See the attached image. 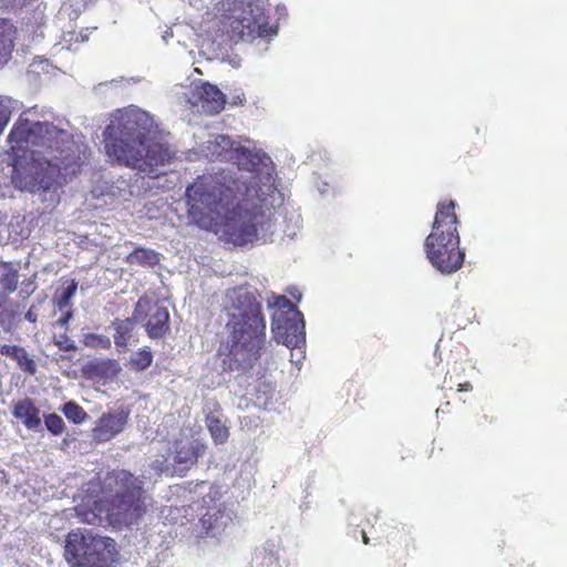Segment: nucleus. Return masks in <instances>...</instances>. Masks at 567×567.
<instances>
[{
	"label": "nucleus",
	"mask_w": 567,
	"mask_h": 567,
	"mask_svg": "<svg viewBox=\"0 0 567 567\" xmlns=\"http://www.w3.org/2000/svg\"><path fill=\"white\" fill-rule=\"evenodd\" d=\"M143 485V480L124 470L107 473L102 491L107 502V516L113 523L136 524L152 506L153 499Z\"/></svg>",
	"instance_id": "5"
},
{
	"label": "nucleus",
	"mask_w": 567,
	"mask_h": 567,
	"mask_svg": "<svg viewBox=\"0 0 567 567\" xmlns=\"http://www.w3.org/2000/svg\"><path fill=\"white\" fill-rule=\"evenodd\" d=\"M230 162H234L239 169L246 171V175L236 172L237 176L247 181V186L251 188L252 200L258 204L259 208L264 210L271 208L277 213L278 223L282 217L280 206L284 196L275 186L270 157L248 141L246 145L236 144Z\"/></svg>",
	"instance_id": "6"
},
{
	"label": "nucleus",
	"mask_w": 567,
	"mask_h": 567,
	"mask_svg": "<svg viewBox=\"0 0 567 567\" xmlns=\"http://www.w3.org/2000/svg\"><path fill=\"white\" fill-rule=\"evenodd\" d=\"M16 27L6 19H0V66L8 63L14 48Z\"/></svg>",
	"instance_id": "18"
},
{
	"label": "nucleus",
	"mask_w": 567,
	"mask_h": 567,
	"mask_svg": "<svg viewBox=\"0 0 567 567\" xmlns=\"http://www.w3.org/2000/svg\"><path fill=\"white\" fill-rule=\"evenodd\" d=\"M7 292H0V326L10 329L13 319L19 315L18 303L12 302Z\"/></svg>",
	"instance_id": "20"
},
{
	"label": "nucleus",
	"mask_w": 567,
	"mask_h": 567,
	"mask_svg": "<svg viewBox=\"0 0 567 567\" xmlns=\"http://www.w3.org/2000/svg\"><path fill=\"white\" fill-rule=\"evenodd\" d=\"M8 142L13 154L12 184L31 194L54 189L61 166L69 165L74 153L71 134L33 118L31 110L20 114Z\"/></svg>",
	"instance_id": "2"
},
{
	"label": "nucleus",
	"mask_w": 567,
	"mask_h": 567,
	"mask_svg": "<svg viewBox=\"0 0 567 567\" xmlns=\"http://www.w3.org/2000/svg\"><path fill=\"white\" fill-rule=\"evenodd\" d=\"M137 320L133 318L125 320H117L113 323L114 326V342L118 348H126L132 338V331L134 328V323Z\"/></svg>",
	"instance_id": "21"
},
{
	"label": "nucleus",
	"mask_w": 567,
	"mask_h": 567,
	"mask_svg": "<svg viewBox=\"0 0 567 567\" xmlns=\"http://www.w3.org/2000/svg\"><path fill=\"white\" fill-rule=\"evenodd\" d=\"M457 223L455 203L440 202L432 230L424 240L426 258L435 269L445 275L457 271L465 257L460 249Z\"/></svg>",
	"instance_id": "7"
},
{
	"label": "nucleus",
	"mask_w": 567,
	"mask_h": 567,
	"mask_svg": "<svg viewBox=\"0 0 567 567\" xmlns=\"http://www.w3.org/2000/svg\"><path fill=\"white\" fill-rule=\"evenodd\" d=\"M12 414L30 431H38L41 426L40 410L29 398L16 402Z\"/></svg>",
	"instance_id": "17"
},
{
	"label": "nucleus",
	"mask_w": 567,
	"mask_h": 567,
	"mask_svg": "<svg viewBox=\"0 0 567 567\" xmlns=\"http://www.w3.org/2000/svg\"><path fill=\"white\" fill-rule=\"evenodd\" d=\"M472 386L470 383L460 384V391H468Z\"/></svg>",
	"instance_id": "38"
},
{
	"label": "nucleus",
	"mask_w": 567,
	"mask_h": 567,
	"mask_svg": "<svg viewBox=\"0 0 567 567\" xmlns=\"http://www.w3.org/2000/svg\"><path fill=\"white\" fill-rule=\"evenodd\" d=\"M72 318V312L71 311H68L62 318H60L56 322L60 326H66L69 323V321L71 320Z\"/></svg>",
	"instance_id": "36"
},
{
	"label": "nucleus",
	"mask_w": 567,
	"mask_h": 567,
	"mask_svg": "<svg viewBox=\"0 0 567 567\" xmlns=\"http://www.w3.org/2000/svg\"><path fill=\"white\" fill-rule=\"evenodd\" d=\"M19 103L9 96L0 95V134L9 123L11 115L17 111Z\"/></svg>",
	"instance_id": "26"
},
{
	"label": "nucleus",
	"mask_w": 567,
	"mask_h": 567,
	"mask_svg": "<svg viewBox=\"0 0 567 567\" xmlns=\"http://www.w3.org/2000/svg\"><path fill=\"white\" fill-rule=\"evenodd\" d=\"M203 449L204 445L197 440L177 442L175 451L171 455L176 473L182 475L187 468L194 465Z\"/></svg>",
	"instance_id": "14"
},
{
	"label": "nucleus",
	"mask_w": 567,
	"mask_h": 567,
	"mask_svg": "<svg viewBox=\"0 0 567 567\" xmlns=\"http://www.w3.org/2000/svg\"><path fill=\"white\" fill-rule=\"evenodd\" d=\"M83 343L94 349H109L111 340L106 336L87 333L83 336Z\"/></svg>",
	"instance_id": "29"
},
{
	"label": "nucleus",
	"mask_w": 567,
	"mask_h": 567,
	"mask_svg": "<svg viewBox=\"0 0 567 567\" xmlns=\"http://www.w3.org/2000/svg\"><path fill=\"white\" fill-rule=\"evenodd\" d=\"M267 0H240L235 3L228 17L231 38L252 41L256 38L271 39L277 29L268 25L265 13Z\"/></svg>",
	"instance_id": "9"
},
{
	"label": "nucleus",
	"mask_w": 567,
	"mask_h": 567,
	"mask_svg": "<svg viewBox=\"0 0 567 567\" xmlns=\"http://www.w3.org/2000/svg\"><path fill=\"white\" fill-rule=\"evenodd\" d=\"M186 104L195 106L208 115L218 114L225 106V94L209 82L198 81L192 84L190 93H184Z\"/></svg>",
	"instance_id": "11"
},
{
	"label": "nucleus",
	"mask_w": 567,
	"mask_h": 567,
	"mask_svg": "<svg viewBox=\"0 0 567 567\" xmlns=\"http://www.w3.org/2000/svg\"><path fill=\"white\" fill-rule=\"evenodd\" d=\"M185 200L188 215L197 226L214 230L236 246L266 240L278 230L277 213L259 208L247 181L239 178L235 171L197 176L186 187Z\"/></svg>",
	"instance_id": "1"
},
{
	"label": "nucleus",
	"mask_w": 567,
	"mask_h": 567,
	"mask_svg": "<svg viewBox=\"0 0 567 567\" xmlns=\"http://www.w3.org/2000/svg\"><path fill=\"white\" fill-rule=\"evenodd\" d=\"M159 261L158 254L155 250L146 249V248H136L126 257V262L131 265H141V266H154Z\"/></svg>",
	"instance_id": "22"
},
{
	"label": "nucleus",
	"mask_w": 567,
	"mask_h": 567,
	"mask_svg": "<svg viewBox=\"0 0 567 567\" xmlns=\"http://www.w3.org/2000/svg\"><path fill=\"white\" fill-rule=\"evenodd\" d=\"M44 424L47 430L53 435H60L64 431V421L55 413L44 416Z\"/></svg>",
	"instance_id": "30"
},
{
	"label": "nucleus",
	"mask_w": 567,
	"mask_h": 567,
	"mask_svg": "<svg viewBox=\"0 0 567 567\" xmlns=\"http://www.w3.org/2000/svg\"><path fill=\"white\" fill-rule=\"evenodd\" d=\"M104 142L112 162L147 175L159 174L175 156L155 117L135 105L112 114Z\"/></svg>",
	"instance_id": "3"
},
{
	"label": "nucleus",
	"mask_w": 567,
	"mask_h": 567,
	"mask_svg": "<svg viewBox=\"0 0 567 567\" xmlns=\"http://www.w3.org/2000/svg\"><path fill=\"white\" fill-rule=\"evenodd\" d=\"M76 515L81 518L82 522L92 525L96 524L100 520L97 514H95L93 511H86L84 507H78Z\"/></svg>",
	"instance_id": "34"
},
{
	"label": "nucleus",
	"mask_w": 567,
	"mask_h": 567,
	"mask_svg": "<svg viewBox=\"0 0 567 567\" xmlns=\"http://www.w3.org/2000/svg\"><path fill=\"white\" fill-rule=\"evenodd\" d=\"M61 411L74 424H81L89 417L87 413L73 401L66 402Z\"/></svg>",
	"instance_id": "27"
},
{
	"label": "nucleus",
	"mask_w": 567,
	"mask_h": 567,
	"mask_svg": "<svg viewBox=\"0 0 567 567\" xmlns=\"http://www.w3.org/2000/svg\"><path fill=\"white\" fill-rule=\"evenodd\" d=\"M237 142L227 135L210 136L203 145V153L212 159L229 161Z\"/></svg>",
	"instance_id": "15"
},
{
	"label": "nucleus",
	"mask_w": 567,
	"mask_h": 567,
	"mask_svg": "<svg viewBox=\"0 0 567 567\" xmlns=\"http://www.w3.org/2000/svg\"><path fill=\"white\" fill-rule=\"evenodd\" d=\"M274 309L271 331L274 338L288 348H299L306 342L305 322L300 311L284 296L268 301Z\"/></svg>",
	"instance_id": "10"
},
{
	"label": "nucleus",
	"mask_w": 567,
	"mask_h": 567,
	"mask_svg": "<svg viewBox=\"0 0 567 567\" xmlns=\"http://www.w3.org/2000/svg\"><path fill=\"white\" fill-rule=\"evenodd\" d=\"M153 360V355L151 351L146 349H141L132 358V363L138 369L144 370L151 365Z\"/></svg>",
	"instance_id": "33"
},
{
	"label": "nucleus",
	"mask_w": 567,
	"mask_h": 567,
	"mask_svg": "<svg viewBox=\"0 0 567 567\" xmlns=\"http://www.w3.org/2000/svg\"><path fill=\"white\" fill-rule=\"evenodd\" d=\"M45 14L44 10L40 8V6L33 11L32 19L29 18L25 22L27 30H31L33 33H37L40 28L44 24Z\"/></svg>",
	"instance_id": "32"
},
{
	"label": "nucleus",
	"mask_w": 567,
	"mask_h": 567,
	"mask_svg": "<svg viewBox=\"0 0 567 567\" xmlns=\"http://www.w3.org/2000/svg\"><path fill=\"white\" fill-rule=\"evenodd\" d=\"M290 219L295 220V224H296V227H297L298 226V221H299V216L292 213L291 216H290Z\"/></svg>",
	"instance_id": "39"
},
{
	"label": "nucleus",
	"mask_w": 567,
	"mask_h": 567,
	"mask_svg": "<svg viewBox=\"0 0 567 567\" xmlns=\"http://www.w3.org/2000/svg\"><path fill=\"white\" fill-rule=\"evenodd\" d=\"M0 282L3 286V292H14L19 282L18 271L9 264H0Z\"/></svg>",
	"instance_id": "23"
},
{
	"label": "nucleus",
	"mask_w": 567,
	"mask_h": 567,
	"mask_svg": "<svg viewBox=\"0 0 567 567\" xmlns=\"http://www.w3.org/2000/svg\"><path fill=\"white\" fill-rule=\"evenodd\" d=\"M127 420L128 411L123 409L102 414L92 429L93 440L100 443L110 441L124 430Z\"/></svg>",
	"instance_id": "13"
},
{
	"label": "nucleus",
	"mask_w": 567,
	"mask_h": 567,
	"mask_svg": "<svg viewBox=\"0 0 567 567\" xmlns=\"http://www.w3.org/2000/svg\"><path fill=\"white\" fill-rule=\"evenodd\" d=\"M89 37L86 33L83 32H68L63 35V40L61 42L62 48H65L66 50H76L74 48V43H83L87 41Z\"/></svg>",
	"instance_id": "31"
},
{
	"label": "nucleus",
	"mask_w": 567,
	"mask_h": 567,
	"mask_svg": "<svg viewBox=\"0 0 567 567\" xmlns=\"http://www.w3.org/2000/svg\"><path fill=\"white\" fill-rule=\"evenodd\" d=\"M148 315L150 318L145 324L151 338H161L168 330V311L165 307L157 303L151 305L147 298H141L134 310V319L143 320Z\"/></svg>",
	"instance_id": "12"
},
{
	"label": "nucleus",
	"mask_w": 567,
	"mask_h": 567,
	"mask_svg": "<svg viewBox=\"0 0 567 567\" xmlns=\"http://www.w3.org/2000/svg\"><path fill=\"white\" fill-rule=\"evenodd\" d=\"M224 311L228 318L226 348L229 361L236 369H250L259 357L265 340L266 321L261 315V305L255 291L247 287L227 290Z\"/></svg>",
	"instance_id": "4"
},
{
	"label": "nucleus",
	"mask_w": 567,
	"mask_h": 567,
	"mask_svg": "<svg viewBox=\"0 0 567 567\" xmlns=\"http://www.w3.org/2000/svg\"><path fill=\"white\" fill-rule=\"evenodd\" d=\"M55 344L59 347L60 350H64V351L75 350L74 342L71 339H69L65 334L60 336L55 340Z\"/></svg>",
	"instance_id": "35"
},
{
	"label": "nucleus",
	"mask_w": 567,
	"mask_h": 567,
	"mask_svg": "<svg viewBox=\"0 0 567 567\" xmlns=\"http://www.w3.org/2000/svg\"><path fill=\"white\" fill-rule=\"evenodd\" d=\"M231 514L225 507L209 508L200 522L206 534L212 537L220 535L231 522Z\"/></svg>",
	"instance_id": "16"
},
{
	"label": "nucleus",
	"mask_w": 567,
	"mask_h": 567,
	"mask_svg": "<svg viewBox=\"0 0 567 567\" xmlns=\"http://www.w3.org/2000/svg\"><path fill=\"white\" fill-rule=\"evenodd\" d=\"M284 234L288 235V236H292L295 234V231H290L289 229H281Z\"/></svg>",
	"instance_id": "40"
},
{
	"label": "nucleus",
	"mask_w": 567,
	"mask_h": 567,
	"mask_svg": "<svg viewBox=\"0 0 567 567\" xmlns=\"http://www.w3.org/2000/svg\"><path fill=\"white\" fill-rule=\"evenodd\" d=\"M152 470L155 471L156 474H166L174 475L177 474L172 461V456L168 457L162 455L161 457L154 460L151 464Z\"/></svg>",
	"instance_id": "28"
},
{
	"label": "nucleus",
	"mask_w": 567,
	"mask_h": 567,
	"mask_svg": "<svg viewBox=\"0 0 567 567\" xmlns=\"http://www.w3.org/2000/svg\"><path fill=\"white\" fill-rule=\"evenodd\" d=\"M0 353L14 359L19 367L29 373L35 372V363L29 358L28 352L18 346L4 344L0 347Z\"/></svg>",
	"instance_id": "19"
},
{
	"label": "nucleus",
	"mask_w": 567,
	"mask_h": 567,
	"mask_svg": "<svg viewBox=\"0 0 567 567\" xmlns=\"http://www.w3.org/2000/svg\"><path fill=\"white\" fill-rule=\"evenodd\" d=\"M206 424L215 443L223 444L227 441L229 435L228 429L217 416L208 415L206 417Z\"/></svg>",
	"instance_id": "25"
},
{
	"label": "nucleus",
	"mask_w": 567,
	"mask_h": 567,
	"mask_svg": "<svg viewBox=\"0 0 567 567\" xmlns=\"http://www.w3.org/2000/svg\"><path fill=\"white\" fill-rule=\"evenodd\" d=\"M25 320L30 321V322H35L37 321V315L35 312L33 311V308H30L25 316H24Z\"/></svg>",
	"instance_id": "37"
},
{
	"label": "nucleus",
	"mask_w": 567,
	"mask_h": 567,
	"mask_svg": "<svg viewBox=\"0 0 567 567\" xmlns=\"http://www.w3.org/2000/svg\"><path fill=\"white\" fill-rule=\"evenodd\" d=\"M64 556L71 567H112L117 559L115 542L91 532L69 533Z\"/></svg>",
	"instance_id": "8"
},
{
	"label": "nucleus",
	"mask_w": 567,
	"mask_h": 567,
	"mask_svg": "<svg viewBox=\"0 0 567 567\" xmlns=\"http://www.w3.org/2000/svg\"><path fill=\"white\" fill-rule=\"evenodd\" d=\"M78 290V282L75 280H65L63 287L55 293L56 307L60 310L70 306L71 299Z\"/></svg>",
	"instance_id": "24"
},
{
	"label": "nucleus",
	"mask_w": 567,
	"mask_h": 567,
	"mask_svg": "<svg viewBox=\"0 0 567 567\" xmlns=\"http://www.w3.org/2000/svg\"><path fill=\"white\" fill-rule=\"evenodd\" d=\"M363 540L365 544H368V537L365 535H363Z\"/></svg>",
	"instance_id": "41"
}]
</instances>
